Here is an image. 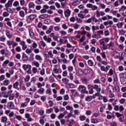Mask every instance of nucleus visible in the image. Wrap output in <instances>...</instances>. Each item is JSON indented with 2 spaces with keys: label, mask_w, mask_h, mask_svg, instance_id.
Here are the masks:
<instances>
[{
  "label": "nucleus",
  "mask_w": 126,
  "mask_h": 126,
  "mask_svg": "<svg viewBox=\"0 0 126 126\" xmlns=\"http://www.w3.org/2000/svg\"><path fill=\"white\" fill-rule=\"evenodd\" d=\"M77 90L81 94H88V91H87V88L84 85H80L77 88Z\"/></svg>",
  "instance_id": "1"
},
{
  "label": "nucleus",
  "mask_w": 126,
  "mask_h": 126,
  "mask_svg": "<svg viewBox=\"0 0 126 126\" xmlns=\"http://www.w3.org/2000/svg\"><path fill=\"white\" fill-rule=\"evenodd\" d=\"M13 1H14V0H8L7 2L4 5V7H12Z\"/></svg>",
  "instance_id": "2"
},
{
  "label": "nucleus",
  "mask_w": 126,
  "mask_h": 126,
  "mask_svg": "<svg viewBox=\"0 0 126 126\" xmlns=\"http://www.w3.org/2000/svg\"><path fill=\"white\" fill-rule=\"evenodd\" d=\"M20 45L22 46V50L25 51L27 49V45H26V42L24 41H21L20 42Z\"/></svg>",
  "instance_id": "3"
},
{
  "label": "nucleus",
  "mask_w": 126,
  "mask_h": 126,
  "mask_svg": "<svg viewBox=\"0 0 126 126\" xmlns=\"http://www.w3.org/2000/svg\"><path fill=\"white\" fill-rule=\"evenodd\" d=\"M111 66L107 65L105 67L104 66H100V69L102 70V71H105V72H108V70L110 69V68Z\"/></svg>",
  "instance_id": "4"
},
{
  "label": "nucleus",
  "mask_w": 126,
  "mask_h": 126,
  "mask_svg": "<svg viewBox=\"0 0 126 126\" xmlns=\"http://www.w3.org/2000/svg\"><path fill=\"white\" fill-rule=\"evenodd\" d=\"M93 89H94L97 92H101V87L98 85H94Z\"/></svg>",
  "instance_id": "5"
},
{
  "label": "nucleus",
  "mask_w": 126,
  "mask_h": 126,
  "mask_svg": "<svg viewBox=\"0 0 126 126\" xmlns=\"http://www.w3.org/2000/svg\"><path fill=\"white\" fill-rule=\"evenodd\" d=\"M43 40L47 42V43H51L52 42V38L48 37L47 35L43 36Z\"/></svg>",
  "instance_id": "6"
},
{
  "label": "nucleus",
  "mask_w": 126,
  "mask_h": 126,
  "mask_svg": "<svg viewBox=\"0 0 126 126\" xmlns=\"http://www.w3.org/2000/svg\"><path fill=\"white\" fill-rule=\"evenodd\" d=\"M92 99H95V96L94 95H88L86 98L85 100L87 101V102H90L92 100Z\"/></svg>",
  "instance_id": "7"
},
{
  "label": "nucleus",
  "mask_w": 126,
  "mask_h": 126,
  "mask_svg": "<svg viewBox=\"0 0 126 126\" xmlns=\"http://www.w3.org/2000/svg\"><path fill=\"white\" fill-rule=\"evenodd\" d=\"M7 107L8 109H10V110H12L14 109V104L13 102H10L7 104Z\"/></svg>",
  "instance_id": "8"
},
{
  "label": "nucleus",
  "mask_w": 126,
  "mask_h": 126,
  "mask_svg": "<svg viewBox=\"0 0 126 126\" xmlns=\"http://www.w3.org/2000/svg\"><path fill=\"white\" fill-rule=\"evenodd\" d=\"M96 14L97 17H100V16H104V15H105V14L104 12H102V11L100 12L97 10L96 12Z\"/></svg>",
  "instance_id": "9"
},
{
  "label": "nucleus",
  "mask_w": 126,
  "mask_h": 126,
  "mask_svg": "<svg viewBox=\"0 0 126 126\" xmlns=\"http://www.w3.org/2000/svg\"><path fill=\"white\" fill-rule=\"evenodd\" d=\"M25 117L26 119H27V122H32L33 121V119L30 117V114L29 113H26L25 115Z\"/></svg>",
  "instance_id": "10"
},
{
  "label": "nucleus",
  "mask_w": 126,
  "mask_h": 126,
  "mask_svg": "<svg viewBox=\"0 0 126 126\" xmlns=\"http://www.w3.org/2000/svg\"><path fill=\"white\" fill-rule=\"evenodd\" d=\"M18 86H19V82L18 81H16L13 85V88H14V89H16L17 90H19V88Z\"/></svg>",
  "instance_id": "11"
},
{
  "label": "nucleus",
  "mask_w": 126,
  "mask_h": 126,
  "mask_svg": "<svg viewBox=\"0 0 126 126\" xmlns=\"http://www.w3.org/2000/svg\"><path fill=\"white\" fill-rule=\"evenodd\" d=\"M5 35L6 36H7L8 39H11V38H12V35L10 34V31H9V30H7L5 31Z\"/></svg>",
  "instance_id": "12"
},
{
  "label": "nucleus",
  "mask_w": 126,
  "mask_h": 126,
  "mask_svg": "<svg viewBox=\"0 0 126 126\" xmlns=\"http://www.w3.org/2000/svg\"><path fill=\"white\" fill-rule=\"evenodd\" d=\"M113 46V43H110V44H108L107 45H105V46H102V48L103 50H108L110 47H112Z\"/></svg>",
  "instance_id": "13"
},
{
  "label": "nucleus",
  "mask_w": 126,
  "mask_h": 126,
  "mask_svg": "<svg viewBox=\"0 0 126 126\" xmlns=\"http://www.w3.org/2000/svg\"><path fill=\"white\" fill-rule=\"evenodd\" d=\"M31 66L30 64H24L23 65L22 67L24 70H27L31 68Z\"/></svg>",
  "instance_id": "14"
},
{
  "label": "nucleus",
  "mask_w": 126,
  "mask_h": 126,
  "mask_svg": "<svg viewBox=\"0 0 126 126\" xmlns=\"http://www.w3.org/2000/svg\"><path fill=\"white\" fill-rule=\"evenodd\" d=\"M8 63H9V60H5L3 62V64L2 65V67H4V68H5V67L7 66V64H8Z\"/></svg>",
  "instance_id": "15"
},
{
  "label": "nucleus",
  "mask_w": 126,
  "mask_h": 126,
  "mask_svg": "<svg viewBox=\"0 0 126 126\" xmlns=\"http://www.w3.org/2000/svg\"><path fill=\"white\" fill-rule=\"evenodd\" d=\"M71 13V11L69 10H67L64 12V15L65 17H69L70 16V14Z\"/></svg>",
  "instance_id": "16"
},
{
  "label": "nucleus",
  "mask_w": 126,
  "mask_h": 126,
  "mask_svg": "<svg viewBox=\"0 0 126 126\" xmlns=\"http://www.w3.org/2000/svg\"><path fill=\"white\" fill-rule=\"evenodd\" d=\"M126 53H122L121 54V56L119 57V61H124L125 60V57H126Z\"/></svg>",
  "instance_id": "17"
},
{
  "label": "nucleus",
  "mask_w": 126,
  "mask_h": 126,
  "mask_svg": "<svg viewBox=\"0 0 126 126\" xmlns=\"http://www.w3.org/2000/svg\"><path fill=\"white\" fill-rule=\"evenodd\" d=\"M22 59L23 62H26V61H28V56H27L26 54L23 53Z\"/></svg>",
  "instance_id": "18"
},
{
  "label": "nucleus",
  "mask_w": 126,
  "mask_h": 126,
  "mask_svg": "<svg viewBox=\"0 0 126 126\" xmlns=\"http://www.w3.org/2000/svg\"><path fill=\"white\" fill-rule=\"evenodd\" d=\"M54 29V26H51L49 29L46 32V34H50V33L52 32V31Z\"/></svg>",
  "instance_id": "19"
},
{
  "label": "nucleus",
  "mask_w": 126,
  "mask_h": 126,
  "mask_svg": "<svg viewBox=\"0 0 126 126\" xmlns=\"http://www.w3.org/2000/svg\"><path fill=\"white\" fill-rule=\"evenodd\" d=\"M35 3L31 2L29 3V8H35Z\"/></svg>",
  "instance_id": "20"
},
{
  "label": "nucleus",
  "mask_w": 126,
  "mask_h": 126,
  "mask_svg": "<svg viewBox=\"0 0 126 126\" xmlns=\"http://www.w3.org/2000/svg\"><path fill=\"white\" fill-rule=\"evenodd\" d=\"M103 31H98L97 32H96V36L97 37H99V38H101L102 36H101V35H102V34H103Z\"/></svg>",
  "instance_id": "21"
},
{
  "label": "nucleus",
  "mask_w": 126,
  "mask_h": 126,
  "mask_svg": "<svg viewBox=\"0 0 126 126\" xmlns=\"http://www.w3.org/2000/svg\"><path fill=\"white\" fill-rule=\"evenodd\" d=\"M72 5L74 6H76L77 5H79V4H80V1L78 0H76L75 1L73 2L72 3Z\"/></svg>",
  "instance_id": "22"
},
{
  "label": "nucleus",
  "mask_w": 126,
  "mask_h": 126,
  "mask_svg": "<svg viewBox=\"0 0 126 126\" xmlns=\"http://www.w3.org/2000/svg\"><path fill=\"white\" fill-rule=\"evenodd\" d=\"M44 91H45V89H44V88H40L37 91L38 94H43Z\"/></svg>",
  "instance_id": "23"
},
{
  "label": "nucleus",
  "mask_w": 126,
  "mask_h": 126,
  "mask_svg": "<svg viewBox=\"0 0 126 126\" xmlns=\"http://www.w3.org/2000/svg\"><path fill=\"white\" fill-rule=\"evenodd\" d=\"M62 81L64 84H68L69 82V80L67 78H64L62 79Z\"/></svg>",
  "instance_id": "24"
},
{
  "label": "nucleus",
  "mask_w": 126,
  "mask_h": 126,
  "mask_svg": "<svg viewBox=\"0 0 126 126\" xmlns=\"http://www.w3.org/2000/svg\"><path fill=\"white\" fill-rule=\"evenodd\" d=\"M49 16V15L47 14H44L40 15L39 16V18H41V19H45V18H47V17Z\"/></svg>",
  "instance_id": "25"
},
{
  "label": "nucleus",
  "mask_w": 126,
  "mask_h": 126,
  "mask_svg": "<svg viewBox=\"0 0 126 126\" xmlns=\"http://www.w3.org/2000/svg\"><path fill=\"white\" fill-rule=\"evenodd\" d=\"M82 82L84 84H86V85H87V84H88V79H87V78H83L82 79Z\"/></svg>",
  "instance_id": "26"
},
{
  "label": "nucleus",
  "mask_w": 126,
  "mask_h": 126,
  "mask_svg": "<svg viewBox=\"0 0 126 126\" xmlns=\"http://www.w3.org/2000/svg\"><path fill=\"white\" fill-rule=\"evenodd\" d=\"M58 65H55L54 67L53 68V72L54 73H59V69H57V67H58Z\"/></svg>",
  "instance_id": "27"
},
{
  "label": "nucleus",
  "mask_w": 126,
  "mask_h": 126,
  "mask_svg": "<svg viewBox=\"0 0 126 126\" xmlns=\"http://www.w3.org/2000/svg\"><path fill=\"white\" fill-rule=\"evenodd\" d=\"M36 17V15L32 14L29 16L28 19H30V20H33V19H35Z\"/></svg>",
  "instance_id": "28"
},
{
  "label": "nucleus",
  "mask_w": 126,
  "mask_h": 126,
  "mask_svg": "<svg viewBox=\"0 0 126 126\" xmlns=\"http://www.w3.org/2000/svg\"><path fill=\"white\" fill-rule=\"evenodd\" d=\"M7 121V118L5 116L2 117L1 118V122L3 123H6Z\"/></svg>",
  "instance_id": "29"
},
{
  "label": "nucleus",
  "mask_w": 126,
  "mask_h": 126,
  "mask_svg": "<svg viewBox=\"0 0 126 126\" xmlns=\"http://www.w3.org/2000/svg\"><path fill=\"white\" fill-rule=\"evenodd\" d=\"M13 40H7L6 44L8 47H10V46H12V44L13 43Z\"/></svg>",
  "instance_id": "30"
},
{
  "label": "nucleus",
  "mask_w": 126,
  "mask_h": 126,
  "mask_svg": "<svg viewBox=\"0 0 126 126\" xmlns=\"http://www.w3.org/2000/svg\"><path fill=\"white\" fill-rule=\"evenodd\" d=\"M10 7H6V10L8 13H13V11Z\"/></svg>",
  "instance_id": "31"
},
{
  "label": "nucleus",
  "mask_w": 126,
  "mask_h": 126,
  "mask_svg": "<svg viewBox=\"0 0 126 126\" xmlns=\"http://www.w3.org/2000/svg\"><path fill=\"white\" fill-rule=\"evenodd\" d=\"M120 78H124L126 79V74L125 73H121L119 74Z\"/></svg>",
  "instance_id": "32"
},
{
  "label": "nucleus",
  "mask_w": 126,
  "mask_h": 126,
  "mask_svg": "<svg viewBox=\"0 0 126 126\" xmlns=\"http://www.w3.org/2000/svg\"><path fill=\"white\" fill-rule=\"evenodd\" d=\"M19 13L20 16H21V17L22 18L25 16V13L23 10L20 11Z\"/></svg>",
  "instance_id": "33"
},
{
  "label": "nucleus",
  "mask_w": 126,
  "mask_h": 126,
  "mask_svg": "<svg viewBox=\"0 0 126 126\" xmlns=\"http://www.w3.org/2000/svg\"><path fill=\"white\" fill-rule=\"evenodd\" d=\"M78 73L79 75L82 76L84 74V72L81 68H79L78 69Z\"/></svg>",
  "instance_id": "34"
},
{
  "label": "nucleus",
  "mask_w": 126,
  "mask_h": 126,
  "mask_svg": "<svg viewBox=\"0 0 126 126\" xmlns=\"http://www.w3.org/2000/svg\"><path fill=\"white\" fill-rule=\"evenodd\" d=\"M2 16H3V17H8V16H9V13H8L7 11H4L2 13Z\"/></svg>",
  "instance_id": "35"
},
{
  "label": "nucleus",
  "mask_w": 126,
  "mask_h": 126,
  "mask_svg": "<svg viewBox=\"0 0 126 126\" xmlns=\"http://www.w3.org/2000/svg\"><path fill=\"white\" fill-rule=\"evenodd\" d=\"M67 86L69 88H75V85L73 83H68L67 84Z\"/></svg>",
  "instance_id": "36"
},
{
  "label": "nucleus",
  "mask_w": 126,
  "mask_h": 126,
  "mask_svg": "<svg viewBox=\"0 0 126 126\" xmlns=\"http://www.w3.org/2000/svg\"><path fill=\"white\" fill-rule=\"evenodd\" d=\"M65 108L66 110H68L71 112L73 111V107L72 106H70V105H67Z\"/></svg>",
  "instance_id": "37"
},
{
  "label": "nucleus",
  "mask_w": 126,
  "mask_h": 126,
  "mask_svg": "<svg viewBox=\"0 0 126 126\" xmlns=\"http://www.w3.org/2000/svg\"><path fill=\"white\" fill-rule=\"evenodd\" d=\"M73 27L75 30H77L79 28V25L77 23H75L73 24Z\"/></svg>",
  "instance_id": "38"
},
{
  "label": "nucleus",
  "mask_w": 126,
  "mask_h": 126,
  "mask_svg": "<svg viewBox=\"0 0 126 126\" xmlns=\"http://www.w3.org/2000/svg\"><path fill=\"white\" fill-rule=\"evenodd\" d=\"M48 56L49 58L54 59V55L53 54V52H52V51H48Z\"/></svg>",
  "instance_id": "39"
},
{
  "label": "nucleus",
  "mask_w": 126,
  "mask_h": 126,
  "mask_svg": "<svg viewBox=\"0 0 126 126\" xmlns=\"http://www.w3.org/2000/svg\"><path fill=\"white\" fill-rule=\"evenodd\" d=\"M32 65H35L36 67H39L40 66V63L37 62H33L32 63Z\"/></svg>",
  "instance_id": "40"
},
{
  "label": "nucleus",
  "mask_w": 126,
  "mask_h": 126,
  "mask_svg": "<svg viewBox=\"0 0 126 126\" xmlns=\"http://www.w3.org/2000/svg\"><path fill=\"white\" fill-rule=\"evenodd\" d=\"M13 6H15V7H16L17 6H19V2L18 1H15L13 3Z\"/></svg>",
  "instance_id": "41"
},
{
  "label": "nucleus",
  "mask_w": 126,
  "mask_h": 126,
  "mask_svg": "<svg viewBox=\"0 0 126 126\" xmlns=\"http://www.w3.org/2000/svg\"><path fill=\"white\" fill-rule=\"evenodd\" d=\"M94 83H95V84H100L101 81H100V79H96L94 81Z\"/></svg>",
  "instance_id": "42"
},
{
  "label": "nucleus",
  "mask_w": 126,
  "mask_h": 126,
  "mask_svg": "<svg viewBox=\"0 0 126 126\" xmlns=\"http://www.w3.org/2000/svg\"><path fill=\"white\" fill-rule=\"evenodd\" d=\"M55 49H56V50H58V51H61V52H64V48L63 47H56Z\"/></svg>",
  "instance_id": "43"
},
{
  "label": "nucleus",
  "mask_w": 126,
  "mask_h": 126,
  "mask_svg": "<svg viewBox=\"0 0 126 126\" xmlns=\"http://www.w3.org/2000/svg\"><path fill=\"white\" fill-rule=\"evenodd\" d=\"M69 78L70 79V80H73V74L72 72H70L69 73Z\"/></svg>",
  "instance_id": "44"
},
{
  "label": "nucleus",
  "mask_w": 126,
  "mask_h": 126,
  "mask_svg": "<svg viewBox=\"0 0 126 126\" xmlns=\"http://www.w3.org/2000/svg\"><path fill=\"white\" fill-rule=\"evenodd\" d=\"M88 63L90 66H93L94 64V63H93V62L91 60H88Z\"/></svg>",
  "instance_id": "45"
},
{
  "label": "nucleus",
  "mask_w": 126,
  "mask_h": 126,
  "mask_svg": "<svg viewBox=\"0 0 126 126\" xmlns=\"http://www.w3.org/2000/svg\"><path fill=\"white\" fill-rule=\"evenodd\" d=\"M30 37L31 39H34V32L29 31Z\"/></svg>",
  "instance_id": "46"
},
{
  "label": "nucleus",
  "mask_w": 126,
  "mask_h": 126,
  "mask_svg": "<svg viewBox=\"0 0 126 126\" xmlns=\"http://www.w3.org/2000/svg\"><path fill=\"white\" fill-rule=\"evenodd\" d=\"M35 59L37 61H42V57H41V56L40 55H36Z\"/></svg>",
  "instance_id": "47"
},
{
  "label": "nucleus",
  "mask_w": 126,
  "mask_h": 126,
  "mask_svg": "<svg viewBox=\"0 0 126 126\" xmlns=\"http://www.w3.org/2000/svg\"><path fill=\"white\" fill-rule=\"evenodd\" d=\"M91 123L92 124H98V119H94L91 120Z\"/></svg>",
  "instance_id": "48"
},
{
  "label": "nucleus",
  "mask_w": 126,
  "mask_h": 126,
  "mask_svg": "<svg viewBox=\"0 0 126 126\" xmlns=\"http://www.w3.org/2000/svg\"><path fill=\"white\" fill-rule=\"evenodd\" d=\"M68 71L69 73L71 72L73 70V66H69L67 68Z\"/></svg>",
  "instance_id": "49"
},
{
  "label": "nucleus",
  "mask_w": 126,
  "mask_h": 126,
  "mask_svg": "<svg viewBox=\"0 0 126 126\" xmlns=\"http://www.w3.org/2000/svg\"><path fill=\"white\" fill-rule=\"evenodd\" d=\"M25 81H26V82H28V81H29V80H30V75H27L26 76V77L24 79Z\"/></svg>",
  "instance_id": "50"
},
{
  "label": "nucleus",
  "mask_w": 126,
  "mask_h": 126,
  "mask_svg": "<svg viewBox=\"0 0 126 126\" xmlns=\"http://www.w3.org/2000/svg\"><path fill=\"white\" fill-rule=\"evenodd\" d=\"M92 20H93V21L95 23L99 22V20H98V19H97V18H96L95 17H92Z\"/></svg>",
  "instance_id": "51"
},
{
  "label": "nucleus",
  "mask_w": 126,
  "mask_h": 126,
  "mask_svg": "<svg viewBox=\"0 0 126 126\" xmlns=\"http://www.w3.org/2000/svg\"><path fill=\"white\" fill-rule=\"evenodd\" d=\"M40 44L41 45V46H42V47H46V46H47V44H46L45 42H44V41H40Z\"/></svg>",
  "instance_id": "52"
},
{
  "label": "nucleus",
  "mask_w": 126,
  "mask_h": 126,
  "mask_svg": "<svg viewBox=\"0 0 126 126\" xmlns=\"http://www.w3.org/2000/svg\"><path fill=\"white\" fill-rule=\"evenodd\" d=\"M14 97H15V94H10V95H9V99L10 100H13Z\"/></svg>",
  "instance_id": "53"
},
{
  "label": "nucleus",
  "mask_w": 126,
  "mask_h": 126,
  "mask_svg": "<svg viewBox=\"0 0 126 126\" xmlns=\"http://www.w3.org/2000/svg\"><path fill=\"white\" fill-rule=\"evenodd\" d=\"M37 47H38V44H37V43H36L35 42H33L32 45V48H33V49H36Z\"/></svg>",
  "instance_id": "54"
},
{
  "label": "nucleus",
  "mask_w": 126,
  "mask_h": 126,
  "mask_svg": "<svg viewBox=\"0 0 126 126\" xmlns=\"http://www.w3.org/2000/svg\"><path fill=\"white\" fill-rule=\"evenodd\" d=\"M63 99L64 101H67L68 99H69V96H68V94H65L63 96Z\"/></svg>",
  "instance_id": "55"
},
{
  "label": "nucleus",
  "mask_w": 126,
  "mask_h": 126,
  "mask_svg": "<svg viewBox=\"0 0 126 126\" xmlns=\"http://www.w3.org/2000/svg\"><path fill=\"white\" fill-rule=\"evenodd\" d=\"M53 108H50L49 109H47L46 113V114H51V113H52L53 112Z\"/></svg>",
  "instance_id": "56"
},
{
  "label": "nucleus",
  "mask_w": 126,
  "mask_h": 126,
  "mask_svg": "<svg viewBox=\"0 0 126 126\" xmlns=\"http://www.w3.org/2000/svg\"><path fill=\"white\" fill-rule=\"evenodd\" d=\"M54 21H55V22H56L57 23H59V22H61V18H60L59 17H56L54 19Z\"/></svg>",
  "instance_id": "57"
},
{
  "label": "nucleus",
  "mask_w": 126,
  "mask_h": 126,
  "mask_svg": "<svg viewBox=\"0 0 126 126\" xmlns=\"http://www.w3.org/2000/svg\"><path fill=\"white\" fill-rule=\"evenodd\" d=\"M15 50L17 53H20V52H21V47H20V46H17L15 48Z\"/></svg>",
  "instance_id": "58"
},
{
  "label": "nucleus",
  "mask_w": 126,
  "mask_h": 126,
  "mask_svg": "<svg viewBox=\"0 0 126 126\" xmlns=\"http://www.w3.org/2000/svg\"><path fill=\"white\" fill-rule=\"evenodd\" d=\"M33 73L36 74L37 73V71H38V69L36 67H33L32 69Z\"/></svg>",
  "instance_id": "59"
},
{
  "label": "nucleus",
  "mask_w": 126,
  "mask_h": 126,
  "mask_svg": "<svg viewBox=\"0 0 126 126\" xmlns=\"http://www.w3.org/2000/svg\"><path fill=\"white\" fill-rule=\"evenodd\" d=\"M5 39H6V38L4 37V35H2L0 37V42H4V41H5Z\"/></svg>",
  "instance_id": "60"
},
{
  "label": "nucleus",
  "mask_w": 126,
  "mask_h": 126,
  "mask_svg": "<svg viewBox=\"0 0 126 126\" xmlns=\"http://www.w3.org/2000/svg\"><path fill=\"white\" fill-rule=\"evenodd\" d=\"M123 25H124V23H119L117 24L118 28H122V27H123Z\"/></svg>",
  "instance_id": "61"
},
{
  "label": "nucleus",
  "mask_w": 126,
  "mask_h": 126,
  "mask_svg": "<svg viewBox=\"0 0 126 126\" xmlns=\"http://www.w3.org/2000/svg\"><path fill=\"white\" fill-rule=\"evenodd\" d=\"M64 117V114L61 113L58 116V120H62Z\"/></svg>",
  "instance_id": "62"
},
{
  "label": "nucleus",
  "mask_w": 126,
  "mask_h": 126,
  "mask_svg": "<svg viewBox=\"0 0 126 126\" xmlns=\"http://www.w3.org/2000/svg\"><path fill=\"white\" fill-rule=\"evenodd\" d=\"M67 73H68L67 71L65 70L63 72L62 75H63V76H64V77L67 76Z\"/></svg>",
  "instance_id": "63"
},
{
  "label": "nucleus",
  "mask_w": 126,
  "mask_h": 126,
  "mask_svg": "<svg viewBox=\"0 0 126 126\" xmlns=\"http://www.w3.org/2000/svg\"><path fill=\"white\" fill-rule=\"evenodd\" d=\"M11 126V123L9 121L6 122L4 124V126Z\"/></svg>",
  "instance_id": "64"
}]
</instances>
